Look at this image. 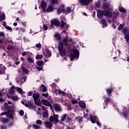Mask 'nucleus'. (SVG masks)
<instances>
[{"label":"nucleus","mask_w":129,"mask_h":129,"mask_svg":"<svg viewBox=\"0 0 129 129\" xmlns=\"http://www.w3.org/2000/svg\"><path fill=\"white\" fill-rule=\"evenodd\" d=\"M57 93L59 95L65 94V92H64L63 91H61V90H58Z\"/></svg>","instance_id":"47"},{"label":"nucleus","mask_w":129,"mask_h":129,"mask_svg":"<svg viewBox=\"0 0 129 129\" xmlns=\"http://www.w3.org/2000/svg\"><path fill=\"white\" fill-rule=\"evenodd\" d=\"M34 100L36 105H38V106H41V105H42V104L41 103V100L40 99H35Z\"/></svg>","instance_id":"19"},{"label":"nucleus","mask_w":129,"mask_h":129,"mask_svg":"<svg viewBox=\"0 0 129 129\" xmlns=\"http://www.w3.org/2000/svg\"><path fill=\"white\" fill-rule=\"evenodd\" d=\"M19 114H20V115H22V116L24 115V111L20 110L19 111Z\"/></svg>","instance_id":"57"},{"label":"nucleus","mask_w":129,"mask_h":129,"mask_svg":"<svg viewBox=\"0 0 129 129\" xmlns=\"http://www.w3.org/2000/svg\"><path fill=\"white\" fill-rule=\"evenodd\" d=\"M54 109L56 111H61V106L60 105L55 104L54 105Z\"/></svg>","instance_id":"15"},{"label":"nucleus","mask_w":129,"mask_h":129,"mask_svg":"<svg viewBox=\"0 0 129 129\" xmlns=\"http://www.w3.org/2000/svg\"><path fill=\"white\" fill-rule=\"evenodd\" d=\"M8 117H10V118H13V115L12 114H8L7 115Z\"/></svg>","instance_id":"55"},{"label":"nucleus","mask_w":129,"mask_h":129,"mask_svg":"<svg viewBox=\"0 0 129 129\" xmlns=\"http://www.w3.org/2000/svg\"><path fill=\"white\" fill-rule=\"evenodd\" d=\"M27 60L28 63H33L34 62V59L31 57L30 56H28L27 57Z\"/></svg>","instance_id":"27"},{"label":"nucleus","mask_w":129,"mask_h":129,"mask_svg":"<svg viewBox=\"0 0 129 129\" xmlns=\"http://www.w3.org/2000/svg\"><path fill=\"white\" fill-rule=\"evenodd\" d=\"M14 89H16V87L12 86L8 93H10V95H12V94H14L15 93V91L14 90Z\"/></svg>","instance_id":"24"},{"label":"nucleus","mask_w":129,"mask_h":129,"mask_svg":"<svg viewBox=\"0 0 129 129\" xmlns=\"http://www.w3.org/2000/svg\"><path fill=\"white\" fill-rule=\"evenodd\" d=\"M32 96L34 100L40 98V94L38 93H34Z\"/></svg>","instance_id":"23"},{"label":"nucleus","mask_w":129,"mask_h":129,"mask_svg":"<svg viewBox=\"0 0 129 129\" xmlns=\"http://www.w3.org/2000/svg\"><path fill=\"white\" fill-rule=\"evenodd\" d=\"M5 29H6L7 30H8L9 31H12V27L8 26H5Z\"/></svg>","instance_id":"50"},{"label":"nucleus","mask_w":129,"mask_h":129,"mask_svg":"<svg viewBox=\"0 0 129 129\" xmlns=\"http://www.w3.org/2000/svg\"><path fill=\"white\" fill-rule=\"evenodd\" d=\"M1 129H7L5 126H1Z\"/></svg>","instance_id":"64"},{"label":"nucleus","mask_w":129,"mask_h":129,"mask_svg":"<svg viewBox=\"0 0 129 129\" xmlns=\"http://www.w3.org/2000/svg\"><path fill=\"white\" fill-rule=\"evenodd\" d=\"M65 11V8L64 5H61L60 7L57 9V13L58 15H60L61 13Z\"/></svg>","instance_id":"12"},{"label":"nucleus","mask_w":129,"mask_h":129,"mask_svg":"<svg viewBox=\"0 0 129 129\" xmlns=\"http://www.w3.org/2000/svg\"><path fill=\"white\" fill-rule=\"evenodd\" d=\"M124 39H125V40L126 41V43L129 46V36L127 35H124Z\"/></svg>","instance_id":"30"},{"label":"nucleus","mask_w":129,"mask_h":129,"mask_svg":"<svg viewBox=\"0 0 129 129\" xmlns=\"http://www.w3.org/2000/svg\"><path fill=\"white\" fill-rule=\"evenodd\" d=\"M59 115H56L55 114H53V115H51L49 117V121L51 122H54V123H57L58 121H59Z\"/></svg>","instance_id":"3"},{"label":"nucleus","mask_w":129,"mask_h":129,"mask_svg":"<svg viewBox=\"0 0 129 129\" xmlns=\"http://www.w3.org/2000/svg\"><path fill=\"white\" fill-rule=\"evenodd\" d=\"M32 128L33 129H41V126L37 124H32Z\"/></svg>","instance_id":"26"},{"label":"nucleus","mask_w":129,"mask_h":129,"mask_svg":"<svg viewBox=\"0 0 129 129\" xmlns=\"http://www.w3.org/2000/svg\"><path fill=\"white\" fill-rule=\"evenodd\" d=\"M103 8L104 10H109V4L104 3L103 4Z\"/></svg>","instance_id":"22"},{"label":"nucleus","mask_w":129,"mask_h":129,"mask_svg":"<svg viewBox=\"0 0 129 129\" xmlns=\"http://www.w3.org/2000/svg\"><path fill=\"white\" fill-rule=\"evenodd\" d=\"M53 10H54V7L50 5L48 6V8L46 9V12H48V13H50L51 12H53Z\"/></svg>","instance_id":"25"},{"label":"nucleus","mask_w":129,"mask_h":129,"mask_svg":"<svg viewBox=\"0 0 129 129\" xmlns=\"http://www.w3.org/2000/svg\"><path fill=\"white\" fill-rule=\"evenodd\" d=\"M58 50L59 52L60 55L64 56V55H65V50L63 48L62 44H60L59 46H58Z\"/></svg>","instance_id":"9"},{"label":"nucleus","mask_w":129,"mask_h":129,"mask_svg":"<svg viewBox=\"0 0 129 129\" xmlns=\"http://www.w3.org/2000/svg\"><path fill=\"white\" fill-rule=\"evenodd\" d=\"M14 48V47L13 46H11V45H8L7 47V49L8 50H12V49H13Z\"/></svg>","instance_id":"49"},{"label":"nucleus","mask_w":129,"mask_h":129,"mask_svg":"<svg viewBox=\"0 0 129 129\" xmlns=\"http://www.w3.org/2000/svg\"><path fill=\"white\" fill-rule=\"evenodd\" d=\"M40 89L41 91H42L43 92H46L47 91V88L46 87V86L45 85L42 84L40 87Z\"/></svg>","instance_id":"20"},{"label":"nucleus","mask_w":129,"mask_h":129,"mask_svg":"<svg viewBox=\"0 0 129 129\" xmlns=\"http://www.w3.org/2000/svg\"><path fill=\"white\" fill-rule=\"evenodd\" d=\"M41 46L42 45L40 43H37L36 44V48H41Z\"/></svg>","instance_id":"53"},{"label":"nucleus","mask_w":129,"mask_h":129,"mask_svg":"<svg viewBox=\"0 0 129 129\" xmlns=\"http://www.w3.org/2000/svg\"><path fill=\"white\" fill-rule=\"evenodd\" d=\"M52 5H57L58 4V0H50Z\"/></svg>","instance_id":"36"},{"label":"nucleus","mask_w":129,"mask_h":129,"mask_svg":"<svg viewBox=\"0 0 129 129\" xmlns=\"http://www.w3.org/2000/svg\"><path fill=\"white\" fill-rule=\"evenodd\" d=\"M47 54L48 55V56H51V52L50 51H47Z\"/></svg>","instance_id":"63"},{"label":"nucleus","mask_w":129,"mask_h":129,"mask_svg":"<svg viewBox=\"0 0 129 129\" xmlns=\"http://www.w3.org/2000/svg\"><path fill=\"white\" fill-rule=\"evenodd\" d=\"M111 91H112V89H109V88L107 89L106 90L107 93H108V94H109L110 95L111 94Z\"/></svg>","instance_id":"41"},{"label":"nucleus","mask_w":129,"mask_h":129,"mask_svg":"<svg viewBox=\"0 0 129 129\" xmlns=\"http://www.w3.org/2000/svg\"><path fill=\"white\" fill-rule=\"evenodd\" d=\"M0 120L3 122V123H7V122H9L10 121V119H9L8 118H0Z\"/></svg>","instance_id":"21"},{"label":"nucleus","mask_w":129,"mask_h":129,"mask_svg":"<svg viewBox=\"0 0 129 129\" xmlns=\"http://www.w3.org/2000/svg\"><path fill=\"white\" fill-rule=\"evenodd\" d=\"M98 126H101V124H100V122H99V121H97V122H96Z\"/></svg>","instance_id":"61"},{"label":"nucleus","mask_w":129,"mask_h":129,"mask_svg":"<svg viewBox=\"0 0 129 129\" xmlns=\"http://www.w3.org/2000/svg\"><path fill=\"white\" fill-rule=\"evenodd\" d=\"M96 8H100V2H97L95 3Z\"/></svg>","instance_id":"44"},{"label":"nucleus","mask_w":129,"mask_h":129,"mask_svg":"<svg viewBox=\"0 0 129 129\" xmlns=\"http://www.w3.org/2000/svg\"><path fill=\"white\" fill-rule=\"evenodd\" d=\"M35 122H36V124H37L38 125H39V126L42 125V120H41L40 119L36 120Z\"/></svg>","instance_id":"29"},{"label":"nucleus","mask_w":129,"mask_h":129,"mask_svg":"<svg viewBox=\"0 0 129 129\" xmlns=\"http://www.w3.org/2000/svg\"><path fill=\"white\" fill-rule=\"evenodd\" d=\"M119 11L121 13H126V11H125V9H124L123 8L121 7L119 8Z\"/></svg>","instance_id":"34"},{"label":"nucleus","mask_w":129,"mask_h":129,"mask_svg":"<svg viewBox=\"0 0 129 129\" xmlns=\"http://www.w3.org/2000/svg\"><path fill=\"white\" fill-rule=\"evenodd\" d=\"M43 124H44L45 127H46V128L51 129L53 127V123H52V122H51L50 121H44Z\"/></svg>","instance_id":"7"},{"label":"nucleus","mask_w":129,"mask_h":129,"mask_svg":"<svg viewBox=\"0 0 129 129\" xmlns=\"http://www.w3.org/2000/svg\"><path fill=\"white\" fill-rule=\"evenodd\" d=\"M37 66H36V69L39 70V71H41V70H43V66L44 65V61H39L37 63Z\"/></svg>","instance_id":"4"},{"label":"nucleus","mask_w":129,"mask_h":129,"mask_svg":"<svg viewBox=\"0 0 129 129\" xmlns=\"http://www.w3.org/2000/svg\"><path fill=\"white\" fill-rule=\"evenodd\" d=\"M19 80H20V77H18L16 79V81L17 83H20Z\"/></svg>","instance_id":"56"},{"label":"nucleus","mask_w":129,"mask_h":129,"mask_svg":"<svg viewBox=\"0 0 129 129\" xmlns=\"http://www.w3.org/2000/svg\"><path fill=\"white\" fill-rule=\"evenodd\" d=\"M60 27L61 28H63L64 27V28H64V30H63L62 32L63 33H66V31H67V29H68V27H69V26L67 25L66 24V22H64L63 20H61V22Z\"/></svg>","instance_id":"8"},{"label":"nucleus","mask_w":129,"mask_h":129,"mask_svg":"<svg viewBox=\"0 0 129 129\" xmlns=\"http://www.w3.org/2000/svg\"><path fill=\"white\" fill-rule=\"evenodd\" d=\"M0 37H5V33L4 32H0Z\"/></svg>","instance_id":"58"},{"label":"nucleus","mask_w":129,"mask_h":129,"mask_svg":"<svg viewBox=\"0 0 129 129\" xmlns=\"http://www.w3.org/2000/svg\"><path fill=\"white\" fill-rule=\"evenodd\" d=\"M51 25H53L54 26H55V27H58V26L60 25V23L57 20L53 19L51 20Z\"/></svg>","instance_id":"14"},{"label":"nucleus","mask_w":129,"mask_h":129,"mask_svg":"<svg viewBox=\"0 0 129 129\" xmlns=\"http://www.w3.org/2000/svg\"><path fill=\"white\" fill-rule=\"evenodd\" d=\"M101 24L103 25V26H104V27L106 26V22L105 21V19H102L101 20Z\"/></svg>","instance_id":"38"},{"label":"nucleus","mask_w":129,"mask_h":129,"mask_svg":"<svg viewBox=\"0 0 129 129\" xmlns=\"http://www.w3.org/2000/svg\"><path fill=\"white\" fill-rule=\"evenodd\" d=\"M15 90H17L19 93H22L23 92V90L21 88L15 87Z\"/></svg>","instance_id":"39"},{"label":"nucleus","mask_w":129,"mask_h":129,"mask_svg":"<svg viewBox=\"0 0 129 129\" xmlns=\"http://www.w3.org/2000/svg\"><path fill=\"white\" fill-rule=\"evenodd\" d=\"M109 101H110V99L109 98H107L106 100H105V103H108Z\"/></svg>","instance_id":"54"},{"label":"nucleus","mask_w":129,"mask_h":129,"mask_svg":"<svg viewBox=\"0 0 129 129\" xmlns=\"http://www.w3.org/2000/svg\"><path fill=\"white\" fill-rule=\"evenodd\" d=\"M90 119H91V122H92V123H95V122H97V119H98V118L95 116H91Z\"/></svg>","instance_id":"16"},{"label":"nucleus","mask_w":129,"mask_h":129,"mask_svg":"<svg viewBox=\"0 0 129 129\" xmlns=\"http://www.w3.org/2000/svg\"><path fill=\"white\" fill-rule=\"evenodd\" d=\"M79 57V51L76 49H73L71 53L70 60L73 61V59Z\"/></svg>","instance_id":"2"},{"label":"nucleus","mask_w":129,"mask_h":129,"mask_svg":"<svg viewBox=\"0 0 129 129\" xmlns=\"http://www.w3.org/2000/svg\"><path fill=\"white\" fill-rule=\"evenodd\" d=\"M48 93H42V96L44 97H48Z\"/></svg>","instance_id":"52"},{"label":"nucleus","mask_w":129,"mask_h":129,"mask_svg":"<svg viewBox=\"0 0 129 129\" xmlns=\"http://www.w3.org/2000/svg\"><path fill=\"white\" fill-rule=\"evenodd\" d=\"M118 15H119V12H118V11H115L113 13V16L115 18H117Z\"/></svg>","instance_id":"37"},{"label":"nucleus","mask_w":129,"mask_h":129,"mask_svg":"<svg viewBox=\"0 0 129 129\" xmlns=\"http://www.w3.org/2000/svg\"><path fill=\"white\" fill-rule=\"evenodd\" d=\"M21 103L30 109H36V107L32 105V103L30 101H28L27 103L25 104V102L24 101H21Z\"/></svg>","instance_id":"5"},{"label":"nucleus","mask_w":129,"mask_h":129,"mask_svg":"<svg viewBox=\"0 0 129 129\" xmlns=\"http://www.w3.org/2000/svg\"><path fill=\"white\" fill-rule=\"evenodd\" d=\"M7 96L9 98H11V99H12V100H14V101H18L19 99H18V96H14V95L13 94L10 95V93L7 94Z\"/></svg>","instance_id":"13"},{"label":"nucleus","mask_w":129,"mask_h":129,"mask_svg":"<svg viewBox=\"0 0 129 129\" xmlns=\"http://www.w3.org/2000/svg\"><path fill=\"white\" fill-rule=\"evenodd\" d=\"M122 33L123 34H124L125 35H126V34L128 33V30H127V29L126 28H124L122 30Z\"/></svg>","instance_id":"31"},{"label":"nucleus","mask_w":129,"mask_h":129,"mask_svg":"<svg viewBox=\"0 0 129 129\" xmlns=\"http://www.w3.org/2000/svg\"><path fill=\"white\" fill-rule=\"evenodd\" d=\"M43 55L42 54H38L36 56V59H42Z\"/></svg>","instance_id":"40"},{"label":"nucleus","mask_w":129,"mask_h":129,"mask_svg":"<svg viewBox=\"0 0 129 129\" xmlns=\"http://www.w3.org/2000/svg\"><path fill=\"white\" fill-rule=\"evenodd\" d=\"M42 115L43 117L47 118V117H48V111H45L44 112H43Z\"/></svg>","instance_id":"33"},{"label":"nucleus","mask_w":129,"mask_h":129,"mask_svg":"<svg viewBox=\"0 0 129 129\" xmlns=\"http://www.w3.org/2000/svg\"><path fill=\"white\" fill-rule=\"evenodd\" d=\"M60 44H61V46L63 47V45H68V37H65L63 39L61 42L58 44V46H59Z\"/></svg>","instance_id":"11"},{"label":"nucleus","mask_w":129,"mask_h":129,"mask_svg":"<svg viewBox=\"0 0 129 129\" xmlns=\"http://www.w3.org/2000/svg\"><path fill=\"white\" fill-rule=\"evenodd\" d=\"M0 19H1V21H4L6 19V16H5V14H2L1 15Z\"/></svg>","instance_id":"43"},{"label":"nucleus","mask_w":129,"mask_h":129,"mask_svg":"<svg viewBox=\"0 0 129 129\" xmlns=\"http://www.w3.org/2000/svg\"><path fill=\"white\" fill-rule=\"evenodd\" d=\"M41 108L42 109V110H43V111H48V110L47 109H46V107H45V106H41Z\"/></svg>","instance_id":"51"},{"label":"nucleus","mask_w":129,"mask_h":129,"mask_svg":"<svg viewBox=\"0 0 129 129\" xmlns=\"http://www.w3.org/2000/svg\"><path fill=\"white\" fill-rule=\"evenodd\" d=\"M41 6L43 10L46 9V7H47V3H46L45 1L42 0L41 2Z\"/></svg>","instance_id":"17"},{"label":"nucleus","mask_w":129,"mask_h":129,"mask_svg":"<svg viewBox=\"0 0 129 129\" xmlns=\"http://www.w3.org/2000/svg\"><path fill=\"white\" fill-rule=\"evenodd\" d=\"M22 71L24 72V73H26L27 75L29 74V70H27L25 68H22Z\"/></svg>","instance_id":"32"},{"label":"nucleus","mask_w":129,"mask_h":129,"mask_svg":"<svg viewBox=\"0 0 129 129\" xmlns=\"http://www.w3.org/2000/svg\"><path fill=\"white\" fill-rule=\"evenodd\" d=\"M42 29L44 30V31H47V30H48V27H47V26H46L45 24H43Z\"/></svg>","instance_id":"46"},{"label":"nucleus","mask_w":129,"mask_h":129,"mask_svg":"<svg viewBox=\"0 0 129 129\" xmlns=\"http://www.w3.org/2000/svg\"><path fill=\"white\" fill-rule=\"evenodd\" d=\"M80 106L81 107V108H86V105L85 104V103L83 102H80Z\"/></svg>","instance_id":"28"},{"label":"nucleus","mask_w":129,"mask_h":129,"mask_svg":"<svg viewBox=\"0 0 129 129\" xmlns=\"http://www.w3.org/2000/svg\"><path fill=\"white\" fill-rule=\"evenodd\" d=\"M70 12H71V8H70V7H68L66 10L65 13L68 14Z\"/></svg>","instance_id":"35"},{"label":"nucleus","mask_w":129,"mask_h":129,"mask_svg":"<svg viewBox=\"0 0 129 129\" xmlns=\"http://www.w3.org/2000/svg\"><path fill=\"white\" fill-rule=\"evenodd\" d=\"M103 15L105 17H108V18H111L112 17V14L110 11H99L97 12V16L98 19H101L103 17Z\"/></svg>","instance_id":"1"},{"label":"nucleus","mask_w":129,"mask_h":129,"mask_svg":"<svg viewBox=\"0 0 129 129\" xmlns=\"http://www.w3.org/2000/svg\"><path fill=\"white\" fill-rule=\"evenodd\" d=\"M41 102L43 105H46V106H49L50 108H52L53 106H52V104H51V103L49 102V101L46 100L45 99H43L41 100Z\"/></svg>","instance_id":"10"},{"label":"nucleus","mask_w":129,"mask_h":129,"mask_svg":"<svg viewBox=\"0 0 129 129\" xmlns=\"http://www.w3.org/2000/svg\"><path fill=\"white\" fill-rule=\"evenodd\" d=\"M93 2V0H80L81 5L85 6V7H87V6L89 5L90 3H92Z\"/></svg>","instance_id":"6"},{"label":"nucleus","mask_w":129,"mask_h":129,"mask_svg":"<svg viewBox=\"0 0 129 129\" xmlns=\"http://www.w3.org/2000/svg\"><path fill=\"white\" fill-rule=\"evenodd\" d=\"M36 113H37V114H38V115H42V113H41V112H40V111H36Z\"/></svg>","instance_id":"60"},{"label":"nucleus","mask_w":129,"mask_h":129,"mask_svg":"<svg viewBox=\"0 0 129 129\" xmlns=\"http://www.w3.org/2000/svg\"><path fill=\"white\" fill-rule=\"evenodd\" d=\"M7 43H8V44H13V40H8L7 41Z\"/></svg>","instance_id":"62"},{"label":"nucleus","mask_w":129,"mask_h":129,"mask_svg":"<svg viewBox=\"0 0 129 129\" xmlns=\"http://www.w3.org/2000/svg\"><path fill=\"white\" fill-rule=\"evenodd\" d=\"M71 102L73 104H75L78 102V101L77 100H72Z\"/></svg>","instance_id":"48"},{"label":"nucleus","mask_w":129,"mask_h":129,"mask_svg":"<svg viewBox=\"0 0 129 129\" xmlns=\"http://www.w3.org/2000/svg\"><path fill=\"white\" fill-rule=\"evenodd\" d=\"M5 114H8V112L5 111V112H2L1 114V115H5Z\"/></svg>","instance_id":"59"},{"label":"nucleus","mask_w":129,"mask_h":129,"mask_svg":"<svg viewBox=\"0 0 129 129\" xmlns=\"http://www.w3.org/2000/svg\"><path fill=\"white\" fill-rule=\"evenodd\" d=\"M123 24H120L118 27V31L121 30L122 29V28H123Z\"/></svg>","instance_id":"42"},{"label":"nucleus","mask_w":129,"mask_h":129,"mask_svg":"<svg viewBox=\"0 0 129 129\" xmlns=\"http://www.w3.org/2000/svg\"><path fill=\"white\" fill-rule=\"evenodd\" d=\"M54 37L57 41H60V40H61V35L58 33H55L54 35Z\"/></svg>","instance_id":"18"},{"label":"nucleus","mask_w":129,"mask_h":129,"mask_svg":"<svg viewBox=\"0 0 129 129\" xmlns=\"http://www.w3.org/2000/svg\"><path fill=\"white\" fill-rule=\"evenodd\" d=\"M66 117V114H63L62 116L60 117L61 121H63L64 119H65V118Z\"/></svg>","instance_id":"45"}]
</instances>
